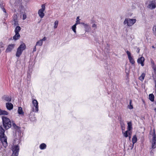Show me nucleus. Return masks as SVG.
Masks as SVG:
<instances>
[{"label":"nucleus","instance_id":"nucleus-41","mask_svg":"<svg viewBox=\"0 0 156 156\" xmlns=\"http://www.w3.org/2000/svg\"><path fill=\"white\" fill-rule=\"evenodd\" d=\"M152 48L154 49H156V48L155 47H154V46H153L152 47Z\"/></svg>","mask_w":156,"mask_h":156},{"label":"nucleus","instance_id":"nucleus-2","mask_svg":"<svg viewBox=\"0 0 156 156\" xmlns=\"http://www.w3.org/2000/svg\"><path fill=\"white\" fill-rule=\"evenodd\" d=\"M150 134L152 137L150 140V142L151 144V147L154 149L156 148V135L155 129H153V132H152L151 130Z\"/></svg>","mask_w":156,"mask_h":156},{"label":"nucleus","instance_id":"nucleus-37","mask_svg":"<svg viewBox=\"0 0 156 156\" xmlns=\"http://www.w3.org/2000/svg\"><path fill=\"white\" fill-rule=\"evenodd\" d=\"M27 18V16L25 14H24L23 15V20Z\"/></svg>","mask_w":156,"mask_h":156},{"label":"nucleus","instance_id":"nucleus-40","mask_svg":"<svg viewBox=\"0 0 156 156\" xmlns=\"http://www.w3.org/2000/svg\"><path fill=\"white\" fill-rule=\"evenodd\" d=\"M128 136L129 137V140H130L131 138V134L130 135H128Z\"/></svg>","mask_w":156,"mask_h":156},{"label":"nucleus","instance_id":"nucleus-3","mask_svg":"<svg viewBox=\"0 0 156 156\" xmlns=\"http://www.w3.org/2000/svg\"><path fill=\"white\" fill-rule=\"evenodd\" d=\"M3 126L6 129H7L11 126V122L10 120L5 116L2 117Z\"/></svg>","mask_w":156,"mask_h":156},{"label":"nucleus","instance_id":"nucleus-17","mask_svg":"<svg viewBox=\"0 0 156 156\" xmlns=\"http://www.w3.org/2000/svg\"><path fill=\"white\" fill-rule=\"evenodd\" d=\"M127 130L130 131L132 129V123L131 122H129L127 123Z\"/></svg>","mask_w":156,"mask_h":156},{"label":"nucleus","instance_id":"nucleus-20","mask_svg":"<svg viewBox=\"0 0 156 156\" xmlns=\"http://www.w3.org/2000/svg\"><path fill=\"white\" fill-rule=\"evenodd\" d=\"M8 112L5 110H2L0 109V115H8Z\"/></svg>","mask_w":156,"mask_h":156},{"label":"nucleus","instance_id":"nucleus-31","mask_svg":"<svg viewBox=\"0 0 156 156\" xmlns=\"http://www.w3.org/2000/svg\"><path fill=\"white\" fill-rule=\"evenodd\" d=\"M92 27L94 29L97 28V25L95 24H94L92 25Z\"/></svg>","mask_w":156,"mask_h":156},{"label":"nucleus","instance_id":"nucleus-5","mask_svg":"<svg viewBox=\"0 0 156 156\" xmlns=\"http://www.w3.org/2000/svg\"><path fill=\"white\" fill-rule=\"evenodd\" d=\"M136 21V19L126 18L123 22L124 24H126L127 26L130 27L133 26Z\"/></svg>","mask_w":156,"mask_h":156},{"label":"nucleus","instance_id":"nucleus-24","mask_svg":"<svg viewBox=\"0 0 156 156\" xmlns=\"http://www.w3.org/2000/svg\"><path fill=\"white\" fill-rule=\"evenodd\" d=\"M137 141V138L136 135L133 136L132 138V142L133 144L136 143Z\"/></svg>","mask_w":156,"mask_h":156},{"label":"nucleus","instance_id":"nucleus-39","mask_svg":"<svg viewBox=\"0 0 156 156\" xmlns=\"http://www.w3.org/2000/svg\"><path fill=\"white\" fill-rule=\"evenodd\" d=\"M36 45H35V46L34 47V48L33 51H36Z\"/></svg>","mask_w":156,"mask_h":156},{"label":"nucleus","instance_id":"nucleus-35","mask_svg":"<svg viewBox=\"0 0 156 156\" xmlns=\"http://www.w3.org/2000/svg\"><path fill=\"white\" fill-rule=\"evenodd\" d=\"M149 98H154V96L153 94H150L149 95Z\"/></svg>","mask_w":156,"mask_h":156},{"label":"nucleus","instance_id":"nucleus-30","mask_svg":"<svg viewBox=\"0 0 156 156\" xmlns=\"http://www.w3.org/2000/svg\"><path fill=\"white\" fill-rule=\"evenodd\" d=\"M80 19H79V16H77L76 18V23L75 24L76 25H78V24H80Z\"/></svg>","mask_w":156,"mask_h":156},{"label":"nucleus","instance_id":"nucleus-8","mask_svg":"<svg viewBox=\"0 0 156 156\" xmlns=\"http://www.w3.org/2000/svg\"><path fill=\"white\" fill-rule=\"evenodd\" d=\"M45 5H42L41 6V8L40 9L38 12V14L40 18H42L44 16V11L45 9Z\"/></svg>","mask_w":156,"mask_h":156},{"label":"nucleus","instance_id":"nucleus-11","mask_svg":"<svg viewBox=\"0 0 156 156\" xmlns=\"http://www.w3.org/2000/svg\"><path fill=\"white\" fill-rule=\"evenodd\" d=\"M47 38L46 37H44L42 39L38 41L36 44V46H41L43 43V41H46Z\"/></svg>","mask_w":156,"mask_h":156},{"label":"nucleus","instance_id":"nucleus-27","mask_svg":"<svg viewBox=\"0 0 156 156\" xmlns=\"http://www.w3.org/2000/svg\"><path fill=\"white\" fill-rule=\"evenodd\" d=\"M153 32L154 34L156 37V25H154L153 27Z\"/></svg>","mask_w":156,"mask_h":156},{"label":"nucleus","instance_id":"nucleus-28","mask_svg":"<svg viewBox=\"0 0 156 156\" xmlns=\"http://www.w3.org/2000/svg\"><path fill=\"white\" fill-rule=\"evenodd\" d=\"M40 147L41 149H43L46 148V145L45 144L43 143L40 145Z\"/></svg>","mask_w":156,"mask_h":156},{"label":"nucleus","instance_id":"nucleus-13","mask_svg":"<svg viewBox=\"0 0 156 156\" xmlns=\"http://www.w3.org/2000/svg\"><path fill=\"white\" fill-rule=\"evenodd\" d=\"M145 59L143 57H141L139 58L137 60V62L138 64H140L142 66H144V62Z\"/></svg>","mask_w":156,"mask_h":156},{"label":"nucleus","instance_id":"nucleus-29","mask_svg":"<svg viewBox=\"0 0 156 156\" xmlns=\"http://www.w3.org/2000/svg\"><path fill=\"white\" fill-rule=\"evenodd\" d=\"M121 127L122 131H124L125 129V125L123 123H122L121 124Z\"/></svg>","mask_w":156,"mask_h":156},{"label":"nucleus","instance_id":"nucleus-6","mask_svg":"<svg viewBox=\"0 0 156 156\" xmlns=\"http://www.w3.org/2000/svg\"><path fill=\"white\" fill-rule=\"evenodd\" d=\"M147 7L150 9H153L156 7L155 2L154 1L148 0L146 3Z\"/></svg>","mask_w":156,"mask_h":156},{"label":"nucleus","instance_id":"nucleus-4","mask_svg":"<svg viewBox=\"0 0 156 156\" xmlns=\"http://www.w3.org/2000/svg\"><path fill=\"white\" fill-rule=\"evenodd\" d=\"M26 48L25 44L23 43H22L17 49L16 54V57H19L21 55L23 51L26 49Z\"/></svg>","mask_w":156,"mask_h":156},{"label":"nucleus","instance_id":"nucleus-18","mask_svg":"<svg viewBox=\"0 0 156 156\" xmlns=\"http://www.w3.org/2000/svg\"><path fill=\"white\" fill-rule=\"evenodd\" d=\"M15 35L13 37V39L14 40H16L19 39L20 35L19 33H15Z\"/></svg>","mask_w":156,"mask_h":156},{"label":"nucleus","instance_id":"nucleus-7","mask_svg":"<svg viewBox=\"0 0 156 156\" xmlns=\"http://www.w3.org/2000/svg\"><path fill=\"white\" fill-rule=\"evenodd\" d=\"M12 150L13 153L11 156H18L19 150V147L18 145H14L12 147Z\"/></svg>","mask_w":156,"mask_h":156},{"label":"nucleus","instance_id":"nucleus-16","mask_svg":"<svg viewBox=\"0 0 156 156\" xmlns=\"http://www.w3.org/2000/svg\"><path fill=\"white\" fill-rule=\"evenodd\" d=\"M76 25L74 24L71 27V28L74 32L75 34H76Z\"/></svg>","mask_w":156,"mask_h":156},{"label":"nucleus","instance_id":"nucleus-25","mask_svg":"<svg viewBox=\"0 0 156 156\" xmlns=\"http://www.w3.org/2000/svg\"><path fill=\"white\" fill-rule=\"evenodd\" d=\"M20 30V27L19 26H17L15 30V33H19Z\"/></svg>","mask_w":156,"mask_h":156},{"label":"nucleus","instance_id":"nucleus-21","mask_svg":"<svg viewBox=\"0 0 156 156\" xmlns=\"http://www.w3.org/2000/svg\"><path fill=\"white\" fill-rule=\"evenodd\" d=\"M128 108L130 109H132L133 108V104L131 100L130 101L129 104L128 106Z\"/></svg>","mask_w":156,"mask_h":156},{"label":"nucleus","instance_id":"nucleus-19","mask_svg":"<svg viewBox=\"0 0 156 156\" xmlns=\"http://www.w3.org/2000/svg\"><path fill=\"white\" fill-rule=\"evenodd\" d=\"M58 21L57 20L55 21L54 23L53 28L54 29H56L58 27Z\"/></svg>","mask_w":156,"mask_h":156},{"label":"nucleus","instance_id":"nucleus-14","mask_svg":"<svg viewBox=\"0 0 156 156\" xmlns=\"http://www.w3.org/2000/svg\"><path fill=\"white\" fill-rule=\"evenodd\" d=\"M7 108L9 110H11L13 108V105L10 102H8L6 104Z\"/></svg>","mask_w":156,"mask_h":156},{"label":"nucleus","instance_id":"nucleus-12","mask_svg":"<svg viewBox=\"0 0 156 156\" xmlns=\"http://www.w3.org/2000/svg\"><path fill=\"white\" fill-rule=\"evenodd\" d=\"M15 46V44H11L8 45L5 51L6 52H11L12 49L14 48Z\"/></svg>","mask_w":156,"mask_h":156},{"label":"nucleus","instance_id":"nucleus-43","mask_svg":"<svg viewBox=\"0 0 156 156\" xmlns=\"http://www.w3.org/2000/svg\"><path fill=\"white\" fill-rule=\"evenodd\" d=\"M156 108H155V109H154V111H156Z\"/></svg>","mask_w":156,"mask_h":156},{"label":"nucleus","instance_id":"nucleus-10","mask_svg":"<svg viewBox=\"0 0 156 156\" xmlns=\"http://www.w3.org/2000/svg\"><path fill=\"white\" fill-rule=\"evenodd\" d=\"M32 103L33 105L35 107V108L34 107H33V111L35 112H37L38 111V103L37 101L35 99H34L33 100Z\"/></svg>","mask_w":156,"mask_h":156},{"label":"nucleus","instance_id":"nucleus-26","mask_svg":"<svg viewBox=\"0 0 156 156\" xmlns=\"http://www.w3.org/2000/svg\"><path fill=\"white\" fill-rule=\"evenodd\" d=\"M83 24L85 29L86 31H87V30H88L89 27V25L87 24L84 23H83Z\"/></svg>","mask_w":156,"mask_h":156},{"label":"nucleus","instance_id":"nucleus-36","mask_svg":"<svg viewBox=\"0 0 156 156\" xmlns=\"http://www.w3.org/2000/svg\"><path fill=\"white\" fill-rule=\"evenodd\" d=\"M11 99V98H5V100L8 101H10Z\"/></svg>","mask_w":156,"mask_h":156},{"label":"nucleus","instance_id":"nucleus-9","mask_svg":"<svg viewBox=\"0 0 156 156\" xmlns=\"http://www.w3.org/2000/svg\"><path fill=\"white\" fill-rule=\"evenodd\" d=\"M126 53L127 55L128 59L129 60V62L132 64H134L135 62L132 56H131V53L128 51H126Z\"/></svg>","mask_w":156,"mask_h":156},{"label":"nucleus","instance_id":"nucleus-42","mask_svg":"<svg viewBox=\"0 0 156 156\" xmlns=\"http://www.w3.org/2000/svg\"><path fill=\"white\" fill-rule=\"evenodd\" d=\"M3 154V152H0V155H1V154Z\"/></svg>","mask_w":156,"mask_h":156},{"label":"nucleus","instance_id":"nucleus-23","mask_svg":"<svg viewBox=\"0 0 156 156\" xmlns=\"http://www.w3.org/2000/svg\"><path fill=\"white\" fill-rule=\"evenodd\" d=\"M18 112L19 114H23V111L22 108L21 107H19Z\"/></svg>","mask_w":156,"mask_h":156},{"label":"nucleus","instance_id":"nucleus-22","mask_svg":"<svg viewBox=\"0 0 156 156\" xmlns=\"http://www.w3.org/2000/svg\"><path fill=\"white\" fill-rule=\"evenodd\" d=\"M145 76V74L144 73H143L139 77V80L141 81H143L144 79Z\"/></svg>","mask_w":156,"mask_h":156},{"label":"nucleus","instance_id":"nucleus-38","mask_svg":"<svg viewBox=\"0 0 156 156\" xmlns=\"http://www.w3.org/2000/svg\"><path fill=\"white\" fill-rule=\"evenodd\" d=\"M150 100L151 101H154V98H149Z\"/></svg>","mask_w":156,"mask_h":156},{"label":"nucleus","instance_id":"nucleus-15","mask_svg":"<svg viewBox=\"0 0 156 156\" xmlns=\"http://www.w3.org/2000/svg\"><path fill=\"white\" fill-rule=\"evenodd\" d=\"M130 132L128 130L126 131L125 132H124V131H122V133L123 134V136L127 137L128 136V135L130 134Z\"/></svg>","mask_w":156,"mask_h":156},{"label":"nucleus","instance_id":"nucleus-32","mask_svg":"<svg viewBox=\"0 0 156 156\" xmlns=\"http://www.w3.org/2000/svg\"><path fill=\"white\" fill-rule=\"evenodd\" d=\"M12 126L15 129H18V126H17L15 123H13L12 124Z\"/></svg>","mask_w":156,"mask_h":156},{"label":"nucleus","instance_id":"nucleus-33","mask_svg":"<svg viewBox=\"0 0 156 156\" xmlns=\"http://www.w3.org/2000/svg\"><path fill=\"white\" fill-rule=\"evenodd\" d=\"M4 44L2 42H0V47L1 48H3L4 47Z\"/></svg>","mask_w":156,"mask_h":156},{"label":"nucleus","instance_id":"nucleus-34","mask_svg":"<svg viewBox=\"0 0 156 156\" xmlns=\"http://www.w3.org/2000/svg\"><path fill=\"white\" fill-rule=\"evenodd\" d=\"M0 6L1 7V8L2 9L3 11L5 12H6V11H5V9L3 8V6H2L1 5H0Z\"/></svg>","mask_w":156,"mask_h":156},{"label":"nucleus","instance_id":"nucleus-1","mask_svg":"<svg viewBox=\"0 0 156 156\" xmlns=\"http://www.w3.org/2000/svg\"><path fill=\"white\" fill-rule=\"evenodd\" d=\"M5 130L3 128L0 126V140L3 144L4 147H6L8 145L7 142V138L5 136Z\"/></svg>","mask_w":156,"mask_h":156}]
</instances>
